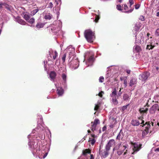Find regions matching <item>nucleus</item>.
Returning a JSON list of instances; mask_svg holds the SVG:
<instances>
[{
  "instance_id": "7",
  "label": "nucleus",
  "mask_w": 159,
  "mask_h": 159,
  "mask_svg": "<svg viewBox=\"0 0 159 159\" xmlns=\"http://www.w3.org/2000/svg\"><path fill=\"white\" fill-rule=\"evenodd\" d=\"M49 55L51 58H52L53 60L56 59L57 57L58 56V53L56 51L53 50L51 52L49 51Z\"/></svg>"
},
{
  "instance_id": "40",
  "label": "nucleus",
  "mask_w": 159,
  "mask_h": 159,
  "mask_svg": "<svg viewBox=\"0 0 159 159\" xmlns=\"http://www.w3.org/2000/svg\"><path fill=\"white\" fill-rule=\"evenodd\" d=\"M53 7V4L52 3V2H50L49 3L48 8H52Z\"/></svg>"
},
{
  "instance_id": "14",
  "label": "nucleus",
  "mask_w": 159,
  "mask_h": 159,
  "mask_svg": "<svg viewBox=\"0 0 159 159\" xmlns=\"http://www.w3.org/2000/svg\"><path fill=\"white\" fill-rule=\"evenodd\" d=\"M123 136V133L122 132L121 130L120 131V132L118 134V135L117 136L116 139H117L120 140V139H122Z\"/></svg>"
},
{
  "instance_id": "61",
  "label": "nucleus",
  "mask_w": 159,
  "mask_h": 159,
  "mask_svg": "<svg viewBox=\"0 0 159 159\" xmlns=\"http://www.w3.org/2000/svg\"><path fill=\"white\" fill-rule=\"evenodd\" d=\"M91 135L92 137H93L94 139L95 136V135L94 134H92Z\"/></svg>"
},
{
  "instance_id": "8",
  "label": "nucleus",
  "mask_w": 159,
  "mask_h": 159,
  "mask_svg": "<svg viewBox=\"0 0 159 159\" xmlns=\"http://www.w3.org/2000/svg\"><path fill=\"white\" fill-rule=\"evenodd\" d=\"M141 144L138 145L136 143H134V147L133 148L134 151L132 154H133L135 152H137L139 151L141 148Z\"/></svg>"
},
{
  "instance_id": "60",
  "label": "nucleus",
  "mask_w": 159,
  "mask_h": 159,
  "mask_svg": "<svg viewBox=\"0 0 159 159\" xmlns=\"http://www.w3.org/2000/svg\"><path fill=\"white\" fill-rule=\"evenodd\" d=\"M156 16L157 17H159V12H158L157 13Z\"/></svg>"
},
{
  "instance_id": "26",
  "label": "nucleus",
  "mask_w": 159,
  "mask_h": 159,
  "mask_svg": "<svg viewBox=\"0 0 159 159\" xmlns=\"http://www.w3.org/2000/svg\"><path fill=\"white\" fill-rule=\"evenodd\" d=\"M149 132V131L144 129V130H143L142 132V135L143 136H145L146 135H147L148 133Z\"/></svg>"
},
{
  "instance_id": "11",
  "label": "nucleus",
  "mask_w": 159,
  "mask_h": 159,
  "mask_svg": "<svg viewBox=\"0 0 159 159\" xmlns=\"http://www.w3.org/2000/svg\"><path fill=\"white\" fill-rule=\"evenodd\" d=\"M142 127H145V129L149 131V129L151 127L150 121L146 122L144 125H141Z\"/></svg>"
},
{
  "instance_id": "20",
  "label": "nucleus",
  "mask_w": 159,
  "mask_h": 159,
  "mask_svg": "<svg viewBox=\"0 0 159 159\" xmlns=\"http://www.w3.org/2000/svg\"><path fill=\"white\" fill-rule=\"evenodd\" d=\"M109 151L106 149L105 151H104V152H102V155L103 158H105L107 157Z\"/></svg>"
},
{
  "instance_id": "16",
  "label": "nucleus",
  "mask_w": 159,
  "mask_h": 159,
  "mask_svg": "<svg viewBox=\"0 0 159 159\" xmlns=\"http://www.w3.org/2000/svg\"><path fill=\"white\" fill-rule=\"evenodd\" d=\"M56 75V72L54 71H52L50 72L49 75L50 77L52 80H54Z\"/></svg>"
},
{
  "instance_id": "47",
  "label": "nucleus",
  "mask_w": 159,
  "mask_h": 159,
  "mask_svg": "<svg viewBox=\"0 0 159 159\" xmlns=\"http://www.w3.org/2000/svg\"><path fill=\"white\" fill-rule=\"evenodd\" d=\"M130 3V7L131 6L134 4V0H129V1Z\"/></svg>"
},
{
  "instance_id": "6",
  "label": "nucleus",
  "mask_w": 159,
  "mask_h": 159,
  "mask_svg": "<svg viewBox=\"0 0 159 159\" xmlns=\"http://www.w3.org/2000/svg\"><path fill=\"white\" fill-rule=\"evenodd\" d=\"M149 75V73L148 72H145L141 74L140 79L142 81H144L148 78Z\"/></svg>"
},
{
  "instance_id": "34",
  "label": "nucleus",
  "mask_w": 159,
  "mask_h": 159,
  "mask_svg": "<svg viewBox=\"0 0 159 159\" xmlns=\"http://www.w3.org/2000/svg\"><path fill=\"white\" fill-rule=\"evenodd\" d=\"M112 101L113 102V103L115 105L117 104L118 103V102L116 98H112Z\"/></svg>"
},
{
  "instance_id": "62",
  "label": "nucleus",
  "mask_w": 159,
  "mask_h": 159,
  "mask_svg": "<svg viewBox=\"0 0 159 159\" xmlns=\"http://www.w3.org/2000/svg\"><path fill=\"white\" fill-rule=\"evenodd\" d=\"M143 118V116L140 117L138 118V119L139 120H141Z\"/></svg>"
},
{
  "instance_id": "48",
  "label": "nucleus",
  "mask_w": 159,
  "mask_h": 159,
  "mask_svg": "<svg viewBox=\"0 0 159 159\" xmlns=\"http://www.w3.org/2000/svg\"><path fill=\"white\" fill-rule=\"evenodd\" d=\"M124 84L125 85V87H126V86H127V80L126 79H125V80H124Z\"/></svg>"
},
{
  "instance_id": "32",
  "label": "nucleus",
  "mask_w": 159,
  "mask_h": 159,
  "mask_svg": "<svg viewBox=\"0 0 159 159\" xmlns=\"http://www.w3.org/2000/svg\"><path fill=\"white\" fill-rule=\"evenodd\" d=\"M134 49L138 52H140L141 50L140 47L138 45H136Z\"/></svg>"
},
{
  "instance_id": "52",
  "label": "nucleus",
  "mask_w": 159,
  "mask_h": 159,
  "mask_svg": "<svg viewBox=\"0 0 159 159\" xmlns=\"http://www.w3.org/2000/svg\"><path fill=\"white\" fill-rule=\"evenodd\" d=\"M102 131H104L105 130H106V129H107V127H106V126H104L103 128H102Z\"/></svg>"
},
{
  "instance_id": "22",
  "label": "nucleus",
  "mask_w": 159,
  "mask_h": 159,
  "mask_svg": "<svg viewBox=\"0 0 159 159\" xmlns=\"http://www.w3.org/2000/svg\"><path fill=\"white\" fill-rule=\"evenodd\" d=\"M44 25L41 23H38L36 25V27L38 29H40L42 28L44 26Z\"/></svg>"
},
{
  "instance_id": "21",
  "label": "nucleus",
  "mask_w": 159,
  "mask_h": 159,
  "mask_svg": "<svg viewBox=\"0 0 159 159\" xmlns=\"http://www.w3.org/2000/svg\"><path fill=\"white\" fill-rule=\"evenodd\" d=\"M148 110V108H146L145 110H139L140 113L141 114H143L144 113L147 114Z\"/></svg>"
},
{
  "instance_id": "17",
  "label": "nucleus",
  "mask_w": 159,
  "mask_h": 159,
  "mask_svg": "<svg viewBox=\"0 0 159 159\" xmlns=\"http://www.w3.org/2000/svg\"><path fill=\"white\" fill-rule=\"evenodd\" d=\"M118 96L117 95V91L116 88L114 89L113 91L110 94V96L112 98H116V96Z\"/></svg>"
},
{
  "instance_id": "19",
  "label": "nucleus",
  "mask_w": 159,
  "mask_h": 159,
  "mask_svg": "<svg viewBox=\"0 0 159 159\" xmlns=\"http://www.w3.org/2000/svg\"><path fill=\"white\" fill-rule=\"evenodd\" d=\"M17 22L23 25H25L26 24V22L22 19H18L17 20Z\"/></svg>"
},
{
  "instance_id": "3",
  "label": "nucleus",
  "mask_w": 159,
  "mask_h": 159,
  "mask_svg": "<svg viewBox=\"0 0 159 159\" xmlns=\"http://www.w3.org/2000/svg\"><path fill=\"white\" fill-rule=\"evenodd\" d=\"M92 124L91 129L92 131H94L96 129V128L98 124L100 123L99 120L98 119H95L93 122H91Z\"/></svg>"
},
{
  "instance_id": "1",
  "label": "nucleus",
  "mask_w": 159,
  "mask_h": 159,
  "mask_svg": "<svg viewBox=\"0 0 159 159\" xmlns=\"http://www.w3.org/2000/svg\"><path fill=\"white\" fill-rule=\"evenodd\" d=\"M84 34L85 38L87 41L92 43L95 39V33L90 29H88L85 30Z\"/></svg>"
},
{
  "instance_id": "38",
  "label": "nucleus",
  "mask_w": 159,
  "mask_h": 159,
  "mask_svg": "<svg viewBox=\"0 0 159 159\" xmlns=\"http://www.w3.org/2000/svg\"><path fill=\"white\" fill-rule=\"evenodd\" d=\"M129 104L126 105L125 106H123L121 108V110L122 111H124L127 108V107Z\"/></svg>"
},
{
  "instance_id": "29",
  "label": "nucleus",
  "mask_w": 159,
  "mask_h": 159,
  "mask_svg": "<svg viewBox=\"0 0 159 159\" xmlns=\"http://www.w3.org/2000/svg\"><path fill=\"white\" fill-rule=\"evenodd\" d=\"M52 16L51 15L49 14L48 15H46L45 16L44 18L46 19H49L50 20L52 18Z\"/></svg>"
},
{
  "instance_id": "33",
  "label": "nucleus",
  "mask_w": 159,
  "mask_h": 159,
  "mask_svg": "<svg viewBox=\"0 0 159 159\" xmlns=\"http://www.w3.org/2000/svg\"><path fill=\"white\" fill-rule=\"evenodd\" d=\"M39 10L37 9L34 10L31 12V14H32L33 15H34Z\"/></svg>"
},
{
  "instance_id": "45",
  "label": "nucleus",
  "mask_w": 159,
  "mask_h": 159,
  "mask_svg": "<svg viewBox=\"0 0 159 159\" xmlns=\"http://www.w3.org/2000/svg\"><path fill=\"white\" fill-rule=\"evenodd\" d=\"M146 106H147L148 107H149V105H148V103H147L146 105L145 106H144V107L140 108L139 109V110H145V109H146Z\"/></svg>"
},
{
  "instance_id": "9",
  "label": "nucleus",
  "mask_w": 159,
  "mask_h": 159,
  "mask_svg": "<svg viewBox=\"0 0 159 159\" xmlns=\"http://www.w3.org/2000/svg\"><path fill=\"white\" fill-rule=\"evenodd\" d=\"M28 145L30 148L32 149H35L38 147V144L37 143L34 142H29Z\"/></svg>"
},
{
  "instance_id": "12",
  "label": "nucleus",
  "mask_w": 159,
  "mask_h": 159,
  "mask_svg": "<svg viewBox=\"0 0 159 159\" xmlns=\"http://www.w3.org/2000/svg\"><path fill=\"white\" fill-rule=\"evenodd\" d=\"M137 83V79L135 78H132L130 81L129 85L130 86H132L133 85Z\"/></svg>"
},
{
  "instance_id": "57",
  "label": "nucleus",
  "mask_w": 159,
  "mask_h": 159,
  "mask_svg": "<svg viewBox=\"0 0 159 159\" xmlns=\"http://www.w3.org/2000/svg\"><path fill=\"white\" fill-rule=\"evenodd\" d=\"M141 124H142L143 125H144V121L143 120H142V121L141 123Z\"/></svg>"
},
{
  "instance_id": "13",
  "label": "nucleus",
  "mask_w": 159,
  "mask_h": 159,
  "mask_svg": "<svg viewBox=\"0 0 159 159\" xmlns=\"http://www.w3.org/2000/svg\"><path fill=\"white\" fill-rule=\"evenodd\" d=\"M132 125L134 126H138L140 125L139 121L137 120H133L131 122Z\"/></svg>"
},
{
  "instance_id": "50",
  "label": "nucleus",
  "mask_w": 159,
  "mask_h": 159,
  "mask_svg": "<svg viewBox=\"0 0 159 159\" xmlns=\"http://www.w3.org/2000/svg\"><path fill=\"white\" fill-rule=\"evenodd\" d=\"M122 89V88H120V90L119 91V93H118V95H117L118 96H120L122 93V92H121V89Z\"/></svg>"
},
{
  "instance_id": "25",
  "label": "nucleus",
  "mask_w": 159,
  "mask_h": 159,
  "mask_svg": "<svg viewBox=\"0 0 159 159\" xmlns=\"http://www.w3.org/2000/svg\"><path fill=\"white\" fill-rule=\"evenodd\" d=\"M141 25L138 23H136L135 24V29L136 30H139L140 28Z\"/></svg>"
},
{
  "instance_id": "55",
  "label": "nucleus",
  "mask_w": 159,
  "mask_h": 159,
  "mask_svg": "<svg viewBox=\"0 0 159 159\" xmlns=\"http://www.w3.org/2000/svg\"><path fill=\"white\" fill-rule=\"evenodd\" d=\"M90 159H94V157L93 154L90 155Z\"/></svg>"
},
{
  "instance_id": "24",
  "label": "nucleus",
  "mask_w": 159,
  "mask_h": 159,
  "mask_svg": "<svg viewBox=\"0 0 159 159\" xmlns=\"http://www.w3.org/2000/svg\"><path fill=\"white\" fill-rule=\"evenodd\" d=\"M123 99L125 100H127L129 98V96L127 94H124L123 96Z\"/></svg>"
},
{
  "instance_id": "2",
  "label": "nucleus",
  "mask_w": 159,
  "mask_h": 159,
  "mask_svg": "<svg viewBox=\"0 0 159 159\" xmlns=\"http://www.w3.org/2000/svg\"><path fill=\"white\" fill-rule=\"evenodd\" d=\"M69 65L71 69L75 70L79 66V62L77 59H73L69 63Z\"/></svg>"
},
{
  "instance_id": "23",
  "label": "nucleus",
  "mask_w": 159,
  "mask_h": 159,
  "mask_svg": "<svg viewBox=\"0 0 159 159\" xmlns=\"http://www.w3.org/2000/svg\"><path fill=\"white\" fill-rule=\"evenodd\" d=\"M88 142L92 145H93L95 142V140L94 138L92 139L89 138Z\"/></svg>"
},
{
  "instance_id": "49",
  "label": "nucleus",
  "mask_w": 159,
  "mask_h": 159,
  "mask_svg": "<svg viewBox=\"0 0 159 159\" xmlns=\"http://www.w3.org/2000/svg\"><path fill=\"white\" fill-rule=\"evenodd\" d=\"M124 9L125 10H128V7L126 4L124 5Z\"/></svg>"
},
{
  "instance_id": "5",
  "label": "nucleus",
  "mask_w": 159,
  "mask_h": 159,
  "mask_svg": "<svg viewBox=\"0 0 159 159\" xmlns=\"http://www.w3.org/2000/svg\"><path fill=\"white\" fill-rule=\"evenodd\" d=\"M158 104H154L150 109L149 112L150 114H153L157 110L159 111V107Z\"/></svg>"
},
{
  "instance_id": "46",
  "label": "nucleus",
  "mask_w": 159,
  "mask_h": 159,
  "mask_svg": "<svg viewBox=\"0 0 159 159\" xmlns=\"http://www.w3.org/2000/svg\"><path fill=\"white\" fill-rule=\"evenodd\" d=\"M123 151H119L117 152V154L118 155H121L123 153Z\"/></svg>"
},
{
  "instance_id": "58",
  "label": "nucleus",
  "mask_w": 159,
  "mask_h": 159,
  "mask_svg": "<svg viewBox=\"0 0 159 159\" xmlns=\"http://www.w3.org/2000/svg\"><path fill=\"white\" fill-rule=\"evenodd\" d=\"M47 154H48V153H45V154L44 155V156H43V158H45L46 157V156H47Z\"/></svg>"
},
{
  "instance_id": "15",
  "label": "nucleus",
  "mask_w": 159,
  "mask_h": 159,
  "mask_svg": "<svg viewBox=\"0 0 159 159\" xmlns=\"http://www.w3.org/2000/svg\"><path fill=\"white\" fill-rule=\"evenodd\" d=\"M91 152V150L89 148L83 150L82 152L83 155L84 156H86L87 154H90Z\"/></svg>"
},
{
  "instance_id": "18",
  "label": "nucleus",
  "mask_w": 159,
  "mask_h": 159,
  "mask_svg": "<svg viewBox=\"0 0 159 159\" xmlns=\"http://www.w3.org/2000/svg\"><path fill=\"white\" fill-rule=\"evenodd\" d=\"M58 94L59 96L62 95L64 93L63 89L61 88H58L57 90Z\"/></svg>"
},
{
  "instance_id": "36",
  "label": "nucleus",
  "mask_w": 159,
  "mask_h": 159,
  "mask_svg": "<svg viewBox=\"0 0 159 159\" xmlns=\"http://www.w3.org/2000/svg\"><path fill=\"white\" fill-rule=\"evenodd\" d=\"M34 22V18H31V19H30L28 22L30 23L31 24H33Z\"/></svg>"
},
{
  "instance_id": "41",
  "label": "nucleus",
  "mask_w": 159,
  "mask_h": 159,
  "mask_svg": "<svg viewBox=\"0 0 159 159\" xmlns=\"http://www.w3.org/2000/svg\"><path fill=\"white\" fill-rule=\"evenodd\" d=\"M155 35L157 36H159V28L157 29L155 31Z\"/></svg>"
},
{
  "instance_id": "63",
  "label": "nucleus",
  "mask_w": 159,
  "mask_h": 159,
  "mask_svg": "<svg viewBox=\"0 0 159 159\" xmlns=\"http://www.w3.org/2000/svg\"><path fill=\"white\" fill-rule=\"evenodd\" d=\"M151 124L152 125V126H154V123L152 122H150Z\"/></svg>"
},
{
  "instance_id": "59",
  "label": "nucleus",
  "mask_w": 159,
  "mask_h": 159,
  "mask_svg": "<svg viewBox=\"0 0 159 159\" xmlns=\"http://www.w3.org/2000/svg\"><path fill=\"white\" fill-rule=\"evenodd\" d=\"M55 2H56V6L58 4V2L56 0H55Z\"/></svg>"
},
{
  "instance_id": "4",
  "label": "nucleus",
  "mask_w": 159,
  "mask_h": 159,
  "mask_svg": "<svg viewBox=\"0 0 159 159\" xmlns=\"http://www.w3.org/2000/svg\"><path fill=\"white\" fill-rule=\"evenodd\" d=\"M116 142L114 139L110 140L106 146L105 149L107 150H109L111 147L112 146L115 144Z\"/></svg>"
},
{
  "instance_id": "37",
  "label": "nucleus",
  "mask_w": 159,
  "mask_h": 159,
  "mask_svg": "<svg viewBox=\"0 0 159 159\" xmlns=\"http://www.w3.org/2000/svg\"><path fill=\"white\" fill-rule=\"evenodd\" d=\"M116 8L119 11H122V7L120 5H116Z\"/></svg>"
},
{
  "instance_id": "53",
  "label": "nucleus",
  "mask_w": 159,
  "mask_h": 159,
  "mask_svg": "<svg viewBox=\"0 0 159 159\" xmlns=\"http://www.w3.org/2000/svg\"><path fill=\"white\" fill-rule=\"evenodd\" d=\"M5 4V3H0V9L2 8V6L3 5H4Z\"/></svg>"
},
{
  "instance_id": "27",
  "label": "nucleus",
  "mask_w": 159,
  "mask_h": 159,
  "mask_svg": "<svg viewBox=\"0 0 159 159\" xmlns=\"http://www.w3.org/2000/svg\"><path fill=\"white\" fill-rule=\"evenodd\" d=\"M100 103H98L97 104H96L94 110L95 111H97L99 109L100 106Z\"/></svg>"
},
{
  "instance_id": "30",
  "label": "nucleus",
  "mask_w": 159,
  "mask_h": 159,
  "mask_svg": "<svg viewBox=\"0 0 159 159\" xmlns=\"http://www.w3.org/2000/svg\"><path fill=\"white\" fill-rule=\"evenodd\" d=\"M154 46L148 45L147 46L146 49H148L149 50L150 49H152L154 48Z\"/></svg>"
},
{
  "instance_id": "42",
  "label": "nucleus",
  "mask_w": 159,
  "mask_h": 159,
  "mask_svg": "<svg viewBox=\"0 0 159 159\" xmlns=\"http://www.w3.org/2000/svg\"><path fill=\"white\" fill-rule=\"evenodd\" d=\"M66 57V54L65 53L62 56V60L63 62H64L65 60V58Z\"/></svg>"
},
{
  "instance_id": "54",
  "label": "nucleus",
  "mask_w": 159,
  "mask_h": 159,
  "mask_svg": "<svg viewBox=\"0 0 159 159\" xmlns=\"http://www.w3.org/2000/svg\"><path fill=\"white\" fill-rule=\"evenodd\" d=\"M126 71L127 74H129L130 73L131 71L130 70H127Z\"/></svg>"
},
{
  "instance_id": "56",
  "label": "nucleus",
  "mask_w": 159,
  "mask_h": 159,
  "mask_svg": "<svg viewBox=\"0 0 159 159\" xmlns=\"http://www.w3.org/2000/svg\"><path fill=\"white\" fill-rule=\"evenodd\" d=\"M133 9H132V10L130 9V10H129V11H126V12H128V13L131 12L133 11Z\"/></svg>"
},
{
  "instance_id": "44",
  "label": "nucleus",
  "mask_w": 159,
  "mask_h": 159,
  "mask_svg": "<svg viewBox=\"0 0 159 159\" xmlns=\"http://www.w3.org/2000/svg\"><path fill=\"white\" fill-rule=\"evenodd\" d=\"M139 19L141 21L144 20V17L143 16H140L139 17Z\"/></svg>"
},
{
  "instance_id": "10",
  "label": "nucleus",
  "mask_w": 159,
  "mask_h": 159,
  "mask_svg": "<svg viewBox=\"0 0 159 159\" xmlns=\"http://www.w3.org/2000/svg\"><path fill=\"white\" fill-rule=\"evenodd\" d=\"M22 16L23 18L26 20L28 21L29 20L30 17V16L28 13L26 12H23L22 13Z\"/></svg>"
},
{
  "instance_id": "31",
  "label": "nucleus",
  "mask_w": 159,
  "mask_h": 159,
  "mask_svg": "<svg viewBox=\"0 0 159 159\" xmlns=\"http://www.w3.org/2000/svg\"><path fill=\"white\" fill-rule=\"evenodd\" d=\"M121 144L120 143H118L116 146H115L114 148L113 149V150L114 151L115 150H118L119 148L120 147V146Z\"/></svg>"
},
{
  "instance_id": "64",
  "label": "nucleus",
  "mask_w": 159,
  "mask_h": 159,
  "mask_svg": "<svg viewBox=\"0 0 159 159\" xmlns=\"http://www.w3.org/2000/svg\"><path fill=\"white\" fill-rule=\"evenodd\" d=\"M156 151H159V148H157L156 149Z\"/></svg>"
},
{
  "instance_id": "51",
  "label": "nucleus",
  "mask_w": 159,
  "mask_h": 159,
  "mask_svg": "<svg viewBox=\"0 0 159 159\" xmlns=\"http://www.w3.org/2000/svg\"><path fill=\"white\" fill-rule=\"evenodd\" d=\"M139 7V4H136L135 5V8L136 9H138Z\"/></svg>"
},
{
  "instance_id": "43",
  "label": "nucleus",
  "mask_w": 159,
  "mask_h": 159,
  "mask_svg": "<svg viewBox=\"0 0 159 159\" xmlns=\"http://www.w3.org/2000/svg\"><path fill=\"white\" fill-rule=\"evenodd\" d=\"M104 93L102 91H101V92H99L98 93V96L100 97H102V94H104Z\"/></svg>"
},
{
  "instance_id": "35",
  "label": "nucleus",
  "mask_w": 159,
  "mask_h": 159,
  "mask_svg": "<svg viewBox=\"0 0 159 159\" xmlns=\"http://www.w3.org/2000/svg\"><path fill=\"white\" fill-rule=\"evenodd\" d=\"M99 18V16L96 15L95 20H94V21H95L96 23H97L98 22Z\"/></svg>"
},
{
  "instance_id": "39",
  "label": "nucleus",
  "mask_w": 159,
  "mask_h": 159,
  "mask_svg": "<svg viewBox=\"0 0 159 159\" xmlns=\"http://www.w3.org/2000/svg\"><path fill=\"white\" fill-rule=\"evenodd\" d=\"M104 78L103 76H101L99 79V82L101 83H102L104 81Z\"/></svg>"
},
{
  "instance_id": "28",
  "label": "nucleus",
  "mask_w": 159,
  "mask_h": 159,
  "mask_svg": "<svg viewBox=\"0 0 159 159\" xmlns=\"http://www.w3.org/2000/svg\"><path fill=\"white\" fill-rule=\"evenodd\" d=\"M62 79L63 81L65 82H66V74L64 73H63L62 74L61 76Z\"/></svg>"
}]
</instances>
